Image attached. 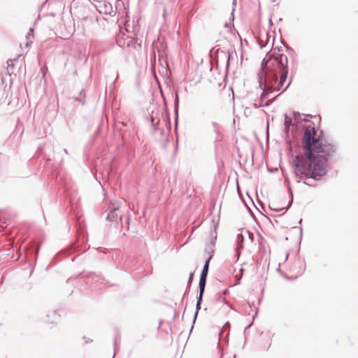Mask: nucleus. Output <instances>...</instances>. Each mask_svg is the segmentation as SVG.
<instances>
[{
    "instance_id": "2",
    "label": "nucleus",
    "mask_w": 358,
    "mask_h": 358,
    "mask_svg": "<svg viewBox=\"0 0 358 358\" xmlns=\"http://www.w3.org/2000/svg\"><path fill=\"white\" fill-rule=\"evenodd\" d=\"M274 48L271 54H267L262 62V69L272 70L273 65H278L280 73V80H277V74L273 76L272 80H267L266 89L262 94V99L274 91L285 90L289 85L285 86V82L287 76V57L286 55L279 52Z\"/></svg>"
},
{
    "instance_id": "3",
    "label": "nucleus",
    "mask_w": 358,
    "mask_h": 358,
    "mask_svg": "<svg viewBox=\"0 0 358 358\" xmlns=\"http://www.w3.org/2000/svg\"><path fill=\"white\" fill-rule=\"evenodd\" d=\"M213 252H214V251L211 248L206 250L205 256H204V259H205L206 262H205V264H204V266H203V268L201 275L207 277L208 272L209 263L213 256Z\"/></svg>"
},
{
    "instance_id": "5",
    "label": "nucleus",
    "mask_w": 358,
    "mask_h": 358,
    "mask_svg": "<svg viewBox=\"0 0 358 358\" xmlns=\"http://www.w3.org/2000/svg\"><path fill=\"white\" fill-rule=\"evenodd\" d=\"M266 75V79L267 80H269L270 78V76L268 74V73H273V75L275 73H276L277 71H279V68L278 67V65H273L272 66V70H268V69H262Z\"/></svg>"
},
{
    "instance_id": "4",
    "label": "nucleus",
    "mask_w": 358,
    "mask_h": 358,
    "mask_svg": "<svg viewBox=\"0 0 358 358\" xmlns=\"http://www.w3.org/2000/svg\"><path fill=\"white\" fill-rule=\"evenodd\" d=\"M206 276L201 275L200 280H199V299L198 300L196 307L197 308H199V306L201 303V298L204 292L205 286H206Z\"/></svg>"
},
{
    "instance_id": "1",
    "label": "nucleus",
    "mask_w": 358,
    "mask_h": 358,
    "mask_svg": "<svg viewBox=\"0 0 358 358\" xmlns=\"http://www.w3.org/2000/svg\"><path fill=\"white\" fill-rule=\"evenodd\" d=\"M301 150L294 160L295 175L300 178L320 180L327 173V158L336 151L334 145L325 139L322 131L307 126Z\"/></svg>"
},
{
    "instance_id": "6",
    "label": "nucleus",
    "mask_w": 358,
    "mask_h": 358,
    "mask_svg": "<svg viewBox=\"0 0 358 358\" xmlns=\"http://www.w3.org/2000/svg\"><path fill=\"white\" fill-rule=\"evenodd\" d=\"M193 275H194L193 273H190L189 278V282H191L192 281Z\"/></svg>"
}]
</instances>
